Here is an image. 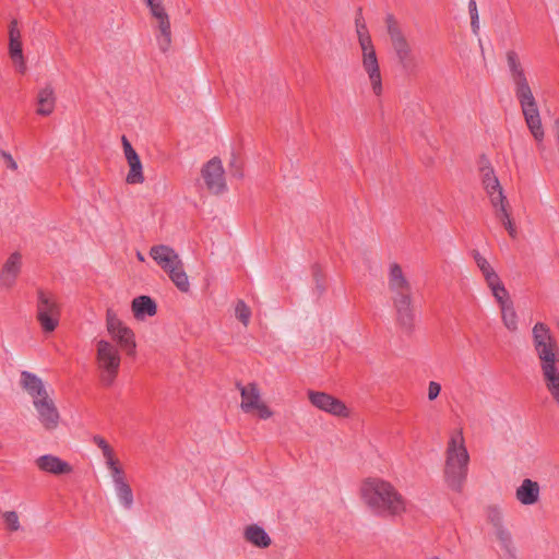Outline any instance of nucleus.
<instances>
[{
    "instance_id": "423d86ee",
    "label": "nucleus",
    "mask_w": 559,
    "mask_h": 559,
    "mask_svg": "<svg viewBox=\"0 0 559 559\" xmlns=\"http://www.w3.org/2000/svg\"><path fill=\"white\" fill-rule=\"evenodd\" d=\"M469 454L462 430L453 432L445 450L444 478L454 491H461L467 477Z\"/></svg>"
},
{
    "instance_id": "72a5a7b5",
    "label": "nucleus",
    "mask_w": 559,
    "mask_h": 559,
    "mask_svg": "<svg viewBox=\"0 0 559 559\" xmlns=\"http://www.w3.org/2000/svg\"><path fill=\"white\" fill-rule=\"evenodd\" d=\"M472 257L477 267L481 272L483 276L493 271V267L490 265L488 260L485 257H483L478 250H473Z\"/></svg>"
},
{
    "instance_id": "b1692460",
    "label": "nucleus",
    "mask_w": 559,
    "mask_h": 559,
    "mask_svg": "<svg viewBox=\"0 0 559 559\" xmlns=\"http://www.w3.org/2000/svg\"><path fill=\"white\" fill-rule=\"evenodd\" d=\"M245 539L258 548H267L272 540L263 527L250 524L243 531Z\"/></svg>"
},
{
    "instance_id": "37998d69",
    "label": "nucleus",
    "mask_w": 559,
    "mask_h": 559,
    "mask_svg": "<svg viewBox=\"0 0 559 559\" xmlns=\"http://www.w3.org/2000/svg\"><path fill=\"white\" fill-rule=\"evenodd\" d=\"M1 156L4 159L5 165H7L8 168H10L12 170H16L17 169V164H16V162L14 160V158L12 157V155L10 153L3 151L1 153Z\"/></svg>"
},
{
    "instance_id": "f8f14e48",
    "label": "nucleus",
    "mask_w": 559,
    "mask_h": 559,
    "mask_svg": "<svg viewBox=\"0 0 559 559\" xmlns=\"http://www.w3.org/2000/svg\"><path fill=\"white\" fill-rule=\"evenodd\" d=\"M202 178L206 188L214 194H221L226 191L225 170L222 160L218 157L210 159L201 170Z\"/></svg>"
},
{
    "instance_id": "e433bc0d",
    "label": "nucleus",
    "mask_w": 559,
    "mask_h": 559,
    "mask_svg": "<svg viewBox=\"0 0 559 559\" xmlns=\"http://www.w3.org/2000/svg\"><path fill=\"white\" fill-rule=\"evenodd\" d=\"M441 392V385L436 381H430L428 383V393L427 397L429 401H435Z\"/></svg>"
},
{
    "instance_id": "c9c22d12",
    "label": "nucleus",
    "mask_w": 559,
    "mask_h": 559,
    "mask_svg": "<svg viewBox=\"0 0 559 559\" xmlns=\"http://www.w3.org/2000/svg\"><path fill=\"white\" fill-rule=\"evenodd\" d=\"M93 441L102 450L105 461L111 460V456L115 455V452L112 448L107 443V441L100 436H95Z\"/></svg>"
},
{
    "instance_id": "bb28decb",
    "label": "nucleus",
    "mask_w": 559,
    "mask_h": 559,
    "mask_svg": "<svg viewBox=\"0 0 559 559\" xmlns=\"http://www.w3.org/2000/svg\"><path fill=\"white\" fill-rule=\"evenodd\" d=\"M501 310V320L503 325L510 331L515 332L519 326L518 314L514 309L513 301H509L502 306H500Z\"/></svg>"
},
{
    "instance_id": "7ed1b4c3",
    "label": "nucleus",
    "mask_w": 559,
    "mask_h": 559,
    "mask_svg": "<svg viewBox=\"0 0 559 559\" xmlns=\"http://www.w3.org/2000/svg\"><path fill=\"white\" fill-rule=\"evenodd\" d=\"M506 62L526 126L534 139L540 142L545 135L540 115L520 55L515 50H508L506 52Z\"/></svg>"
},
{
    "instance_id": "79ce46f5",
    "label": "nucleus",
    "mask_w": 559,
    "mask_h": 559,
    "mask_svg": "<svg viewBox=\"0 0 559 559\" xmlns=\"http://www.w3.org/2000/svg\"><path fill=\"white\" fill-rule=\"evenodd\" d=\"M314 282H316V292L319 296H321L325 290V285L323 282V277L319 272L314 273Z\"/></svg>"
},
{
    "instance_id": "58836bf2",
    "label": "nucleus",
    "mask_w": 559,
    "mask_h": 559,
    "mask_svg": "<svg viewBox=\"0 0 559 559\" xmlns=\"http://www.w3.org/2000/svg\"><path fill=\"white\" fill-rule=\"evenodd\" d=\"M484 278L486 281V284L488 285V287L491 289L492 287H496L498 285H500L502 282L500 280V277L498 276V274L496 273V271L493 270L492 272L484 275Z\"/></svg>"
},
{
    "instance_id": "5701e85b",
    "label": "nucleus",
    "mask_w": 559,
    "mask_h": 559,
    "mask_svg": "<svg viewBox=\"0 0 559 559\" xmlns=\"http://www.w3.org/2000/svg\"><path fill=\"white\" fill-rule=\"evenodd\" d=\"M132 312L135 319L144 320L146 317H153L157 312L156 302L148 296H139L132 300Z\"/></svg>"
},
{
    "instance_id": "f704fd0d",
    "label": "nucleus",
    "mask_w": 559,
    "mask_h": 559,
    "mask_svg": "<svg viewBox=\"0 0 559 559\" xmlns=\"http://www.w3.org/2000/svg\"><path fill=\"white\" fill-rule=\"evenodd\" d=\"M492 296L495 297L496 301L498 302L499 307L511 301L509 292L504 287L503 283L500 285L492 287L491 289Z\"/></svg>"
},
{
    "instance_id": "6e6552de",
    "label": "nucleus",
    "mask_w": 559,
    "mask_h": 559,
    "mask_svg": "<svg viewBox=\"0 0 559 559\" xmlns=\"http://www.w3.org/2000/svg\"><path fill=\"white\" fill-rule=\"evenodd\" d=\"M96 347V365L99 371V380L103 385L111 386L118 376L121 355L118 347L107 340H97Z\"/></svg>"
},
{
    "instance_id": "a211bd4d",
    "label": "nucleus",
    "mask_w": 559,
    "mask_h": 559,
    "mask_svg": "<svg viewBox=\"0 0 559 559\" xmlns=\"http://www.w3.org/2000/svg\"><path fill=\"white\" fill-rule=\"evenodd\" d=\"M480 176L483 187L489 197L491 205H497L498 203H501V201L507 199L506 195L503 194V189L492 167H490L489 165L481 166Z\"/></svg>"
},
{
    "instance_id": "7c9ffc66",
    "label": "nucleus",
    "mask_w": 559,
    "mask_h": 559,
    "mask_svg": "<svg viewBox=\"0 0 559 559\" xmlns=\"http://www.w3.org/2000/svg\"><path fill=\"white\" fill-rule=\"evenodd\" d=\"M235 316L245 326H248L251 318V310L241 299L237 300L235 305Z\"/></svg>"
},
{
    "instance_id": "aec40b11",
    "label": "nucleus",
    "mask_w": 559,
    "mask_h": 559,
    "mask_svg": "<svg viewBox=\"0 0 559 559\" xmlns=\"http://www.w3.org/2000/svg\"><path fill=\"white\" fill-rule=\"evenodd\" d=\"M35 464L40 471L53 475H64L72 472V466L68 462L52 454L37 457Z\"/></svg>"
},
{
    "instance_id": "cd10ccee",
    "label": "nucleus",
    "mask_w": 559,
    "mask_h": 559,
    "mask_svg": "<svg viewBox=\"0 0 559 559\" xmlns=\"http://www.w3.org/2000/svg\"><path fill=\"white\" fill-rule=\"evenodd\" d=\"M356 24V33L358 44L361 50H368L374 48L369 31L366 26L362 17H357L355 21Z\"/></svg>"
},
{
    "instance_id": "4be33fe9",
    "label": "nucleus",
    "mask_w": 559,
    "mask_h": 559,
    "mask_svg": "<svg viewBox=\"0 0 559 559\" xmlns=\"http://www.w3.org/2000/svg\"><path fill=\"white\" fill-rule=\"evenodd\" d=\"M37 109L36 112L40 116H49L53 112L56 107L55 90L50 84L40 88L37 93Z\"/></svg>"
},
{
    "instance_id": "c756f323",
    "label": "nucleus",
    "mask_w": 559,
    "mask_h": 559,
    "mask_svg": "<svg viewBox=\"0 0 559 559\" xmlns=\"http://www.w3.org/2000/svg\"><path fill=\"white\" fill-rule=\"evenodd\" d=\"M105 463L110 471L112 483L115 486L127 483L123 469L119 465V461L115 455L111 456V460H106Z\"/></svg>"
},
{
    "instance_id": "0eeeda50",
    "label": "nucleus",
    "mask_w": 559,
    "mask_h": 559,
    "mask_svg": "<svg viewBox=\"0 0 559 559\" xmlns=\"http://www.w3.org/2000/svg\"><path fill=\"white\" fill-rule=\"evenodd\" d=\"M150 257L168 274L174 285L180 292H189L190 283L183 270V262L171 247L166 245L153 246L150 249Z\"/></svg>"
},
{
    "instance_id": "4c0bfd02",
    "label": "nucleus",
    "mask_w": 559,
    "mask_h": 559,
    "mask_svg": "<svg viewBox=\"0 0 559 559\" xmlns=\"http://www.w3.org/2000/svg\"><path fill=\"white\" fill-rule=\"evenodd\" d=\"M23 53L21 39H9V55L10 57Z\"/></svg>"
},
{
    "instance_id": "a878e982",
    "label": "nucleus",
    "mask_w": 559,
    "mask_h": 559,
    "mask_svg": "<svg viewBox=\"0 0 559 559\" xmlns=\"http://www.w3.org/2000/svg\"><path fill=\"white\" fill-rule=\"evenodd\" d=\"M114 340L118 342L120 347L126 352L129 356L135 355V336L133 331L127 325L122 329L118 330L115 334L111 335Z\"/></svg>"
},
{
    "instance_id": "a19ab883",
    "label": "nucleus",
    "mask_w": 559,
    "mask_h": 559,
    "mask_svg": "<svg viewBox=\"0 0 559 559\" xmlns=\"http://www.w3.org/2000/svg\"><path fill=\"white\" fill-rule=\"evenodd\" d=\"M9 39H21V32L16 20H12L9 25Z\"/></svg>"
},
{
    "instance_id": "dca6fc26",
    "label": "nucleus",
    "mask_w": 559,
    "mask_h": 559,
    "mask_svg": "<svg viewBox=\"0 0 559 559\" xmlns=\"http://www.w3.org/2000/svg\"><path fill=\"white\" fill-rule=\"evenodd\" d=\"M361 67L368 76L373 94L380 96L383 92V86L376 48L361 50Z\"/></svg>"
},
{
    "instance_id": "a18cd8bd",
    "label": "nucleus",
    "mask_w": 559,
    "mask_h": 559,
    "mask_svg": "<svg viewBox=\"0 0 559 559\" xmlns=\"http://www.w3.org/2000/svg\"><path fill=\"white\" fill-rule=\"evenodd\" d=\"M471 27H472V31L475 35H478L479 33V19L477 20H471Z\"/></svg>"
},
{
    "instance_id": "2f4dec72",
    "label": "nucleus",
    "mask_w": 559,
    "mask_h": 559,
    "mask_svg": "<svg viewBox=\"0 0 559 559\" xmlns=\"http://www.w3.org/2000/svg\"><path fill=\"white\" fill-rule=\"evenodd\" d=\"M1 518L8 531L16 532L21 528L19 514L15 511H4Z\"/></svg>"
},
{
    "instance_id": "9b49d317",
    "label": "nucleus",
    "mask_w": 559,
    "mask_h": 559,
    "mask_svg": "<svg viewBox=\"0 0 559 559\" xmlns=\"http://www.w3.org/2000/svg\"><path fill=\"white\" fill-rule=\"evenodd\" d=\"M150 9L152 16L157 21L158 34L156 41L163 52L169 50L171 46V27L169 16L165 10L162 0H144Z\"/></svg>"
},
{
    "instance_id": "c03bdc74",
    "label": "nucleus",
    "mask_w": 559,
    "mask_h": 559,
    "mask_svg": "<svg viewBox=\"0 0 559 559\" xmlns=\"http://www.w3.org/2000/svg\"><path fill=\"white\" fill-rule=\"evenodd\" d=\"M468 12L471 15V20H477L479 19L477 4L475 0H469L468 2Z\"/></svg>"
},
{
    "instance_id": "393cba45",
    "label": "nucleus",
    "mask_w": 559,
    "mask_h": 559,
    "mask_svg": "<svg viewBox=\"0 0 559 559\" xmlns=\"http://www.w3.org/2000/svg\"><path fill=\"white\" fill-rule=\"evenodd\" d=\"M508 205H509V203H508L507 199H504L503 201H501V203H498L497 205H492V207L495 209L496 217L501 222V224L507 229L510 237L516 238L518 229H516V226H515L513 219L511 218V214L508 210Z\"/></svg>"
},
{
    "instance_id": "473e14b6",
    "label": "nucleus",
    "mask_w": 559,
    "mask_h": 559,
    "mask_svg": "<svg viewBox=\"0 0 559 559\" xmlns=\"http://www.w3.org/2000/svg\"><path fill=\"white\" fill-rule=\"evenodd\" d=\"M107 331L110 335L115 334L118 330L126 326V324L117 317L112 310L107 311L106 316Z\"/></svg>"
},
{
    "instance_id": "f257e3e1",
    "label": "nucleus",
    "mask_w": 559,
    "mask_h": 559,
    "mask_svg": "<svg viewBox=\"0 0 559 559\" xmlns=\"http://www.w3.org/2000/svg\"><path fill=\"white\" fill-rule=\"evenodd\" d=\"M532 344L543 383L552 400L559 404V346L547 324H534Z\"/></svg>"
},
{
    "instance_id": "ddd939ff",
    "label": "nucleus",
    "mask_w": 559,
    "mask_h": 559,
    "mask_svg": "<svg viewBox=\"0 0 559 559\" xmlns=\"http://www.w3.org/2000/svg\"><path fill=\"white\" fill-rule=\"evenodd\" d=\"M240 407L245 413L257 411L258 416L262 419H267L273 415V412L261 401L257 384L249 383L248 385L240 386Z\"/></svg>"
},
{
    "instance_id": "2eb2a0df",
    "label": "nucleus",
    "mask_w": 559,
    "mask_h": 559,
    "mask_svg": "<svg viewBox=\"0 0 559 559\" xmlns=\"http://www.w3.org/2000/svg\"><path fill=\"white\" fill-rule=\"evenodd\" d=\"M488 519L495 528V535L503 550V559H516V549L512 540V535L503 525V518L500 511L491 510Z\"/></svg>"
},
{
    "instance_id": "49530a36",
    "label": "nucleus",
    "mask_w": 559,
    "mask_h": 559,
    "mask_svg": "<svg viewBox=\"0 0 559 559\" xmlns=\"http://www.w3.org/2000/svg\"><path fill=\"white\" fill-rule=\"evenodd\" d=\"M136 258H138V260H139V261H141V262H144V261H145V257H144L140 251H138V252H136Z\"/></svg>"
},
{
    "instance_id": "f03ea898",
    "label": "nucleus",
    "mask_w": 559,
    "mask_h": 559,
    "mask_svg": "<svg viewBox=\"0 0 559 559\" xmlns=\"http://www.w3.org/2000/svg\"><path fill=\"white\" fill-rule=\"evenodd\" d=\"M386 287L395 316V323L400 329L409 333L415 326L414 286L397 262L388 266Z\"/></svg>"
},
{
    "instance_id": "20e7f679",
    "label": "nucleus",
    "mask_w": 559,
    "mask_h": 559,
    "mask_svg": "<svg viewBox=\"0 0 559 559\" xmlns=\"http://www.w3.org/2000/svg\"><path fill=\"white\" fill-rule=\"evenodd\" d=\"M361 498L377 514L400 515L406 511V500L389 481L368 478L361 485Z\"/></svg>"
},
{
    "instance_id": "9d476101",
    "label": "nucleus",
    "mask_w": 559,
    "mask_h": 559,
    "mask_svg": "<svg viewBox=\"0 0 559 559\" xmlns=\"http://www.w3.org/2000/svg\"><path fill=\"white\" fill-rule=\"evenodd\" d=\"M61 307L52 293L37 290L36 319L45 333L53 332L60 322Z\"/></svg>"
},
{
    "instance_id": "4468645a",
    "label": "nucleus",
    "mask_w": 559,
    "mask_h": 559,
    "mask_svg": "<svg viewBox=\"0 0 559 559\" xmlns=\"http://www.w3.org/2000/svg\"><path fill=\"white\" fill-rule=\"evenodd\" d=\"M308 397L310 403L320 411L336 417H349V411L347 406L341 400L332 396L331 394L309 390Z\"/></svg>"
},
{
    "instance_id": "39448f33",
    "label": "nucleus",
    "mask_w": 559,
    "mask_h": 559,
    "mask_svg": "<svg viewBox=\"0 0 559 559\" xmlns=\"http://www.w3.org/2000/svg\"><path fill=\"white\" fill-rule=\"evenodd\" d=\"M21 385L32 396L37 418L46 430L59 426L60 413L55 401L49 396L43 380L29 371L21 372Z\"/></svg>"
},
{
    "instance_id": "ea45409f",
    "label": "nucleus",
    "mask_w": 559,
    "mask_h": 559,
    "mask_svg": "<svg viewBox=\"0 0 559 559\" xmlns=\"http://www.w3.org/2000/svg\"><path fill=\"white\" fill-rule=\"evenodd\" d=\"M16 68V70L20 72V73H25L26 71V63H25V59H24V56L23 53H20V55H16V56H13V57H10Z\"/></svg>"
},
{
    "instance_id": "1a4fd4ad",
    "label": "nucleus",
    "mask_w": 559,
    "mask_h": 559,
    "mask_svg": "<svg viewBox=\"0 0 559 559\" xmlns=\"http://www.w3.org/2000/svg\"><path fill=\"white\" fill-rule=\"evenodd\" d=\"M385 24L393 50L401 68L408 74L414 73L417 68L416 58L399 23L393 15L389 14L385 19Z\"/></svg>"
},
{
    "instance_id": "6ab92c4d",
    "label": "nucleus",
    "mask_w": 559,
    "mask_h": 559,
    "mask_svg": "<svg viewBox=\"0 0 559 559\" xmlns=\"http://www.w3.org/2000/svg\"><path fill=\"white\" fill-rule=\"evenodd\" d=\"M22 255L19 252L10 254L0 273V285L11 288L21 272Z\"/></svg>"
},
{
    "instance_id": "f3484780",
    "label": "nucleus",
    "mask_w": 559,
    "mask_h": 559,
    "mask_svg": "<svg viewBox=\"0 0 559 559\" xmlns=\"http://www.w3.org/2000/svg\"><path fill=\"white\" fill-rule=\"evenodd\" d=\"M123 153L129 165V173L126 181L129 185H139L144 182L143 167L141 159L132 147L129 140L123 135L121 139Z\"/></svg>"
},
{
    "instance_id": "c85d7f7f",
    "label": "nucleus",
    "mask_w": 559,
    "mask_h": 559,
    "mask_svg": "<svg viewBox=\"0 0 559 559\" xmlns=\"http://www.w3.org/2000/svg\"><path fill=\"white\" fill-rule=\"evenodd\" d=\"M115 490L120 503L126 509H131L133 506V492L130 485L128 483L116 485Z\"/></svg>"
},
{
    "instance_id": "412c9836",
    "label": "nucleus",
    "mask_w": 559,
    "mask_h": 559,
    "mask_svg": "<svg viewBox=\"0 0 559 559\" xmlns=\"http://www.w3.org/2000/svg\"><path fill=\"white\" fill-rule=\"evenodd\" d=\"M515 498L523 506H533L537 503L540 498L539 484L530 478L523 479L515 490Z\"/></svg>"
}]
</instances>
